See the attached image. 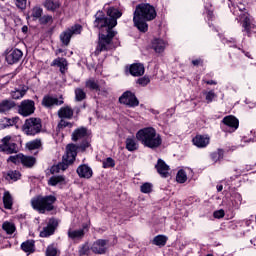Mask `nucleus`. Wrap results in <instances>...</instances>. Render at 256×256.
Wrapping results in <instances>:
<instances>
[{"label":"nucleus","instance_id":"obj_1","mask_svg":"<svg viewBox=\"0 0 256 256\" xmlns=\"http://www.w3.org/2000/svg\"><path fill=\"white\" fill-rule=\"evenodd\" d=\"M157 17V10L149 3L138 4L133 13L134 27H137L141 33L149 31L147 21H153Z\"/></svg>","mask_w":256,"mask_h":256},{"label":"nucleus","instance_id":"obj_2","mask_svg":"<svg viewBox=\"0 0 256 256\" xmlns=\"http://www.w3.org/2000/svg\"><path fill=\"white\" fill-rule=\"evenodd\" d=\"M136 139L140 141L144 147H148L149 149H157V147H161V143H163L161 135L157 134V131L153 127L140 129L136 133Z\"/></svg>","mask_w":256,"mask_h":256},{"label":"nucleus","instance_id":"obj_3","mask_svg":"<svg viewBox=\"0 0 256 256\" xmlns=\"http://www.w3.org/2000/svg\"><path fill=\"white\" fill-rule=\"evenodd\" d=\"M55 203H57V197L55 195H38L31 199V206L38 213L45 214L49 211H54Z\"/></svg>","mask_w":256,"mask_h":256},{"label":"nucleus","instance_id":"obj_4","mask_svg":"<svg viewBox=\"0 0 256 256\" xmlns=\"http://www.w3.org/2000/svg\"><path fill=\"white\" fill-rule=\"evenodd\" d=\"M76 157L77 146H74L73 144H68L66 146V154L62 158V162H60L58 165L52 166L50 172L55 175V173H59V171H65L69 167V165H72Z\"/></svg>","mask_w":256,"mask_h":256},{"label":"nucleus","instance_id":"obj_5","mask_svg":"<svg viewBox=\"0 0 256 256\" xmlns=\"http://www.w3.org/2000/svg\"><path fill=\"white\" fill-rule=\"evenodd\" d=\"M72 141H82L78 146H76V154L77 150L79 149L80 151H86L88 147H91V140H89V130L85 127H80L74 130L72 133Z\"/></svg>","mask_w":256,"mask_h":256},{"label":"nucleus","instance_id":"obj_6","mask_svg":"<svg viewBox=\"0 0 256 256\" xmlns=\"http://www.w3.org/2000/svg\"><path fill=\"white\" fill-rule=\"evenodd\" d=\"M117 35V32L110 31L105 34H99L98 45L94 51V55L99 56L103 51H111L113 49V37Z\"/></svg>","mask_w":256,"mask_h":256},{"label":"nucleus","instance_id":"obj_7","mask_svg":"<svg viewBox=\"0 0 256 256\" xmlns=\"http://www.w3.org/2000/svg\"><path fill=\"white\" fill-rule=\"evenodd\" d=\"M42 129L43 123L41 119L35 117L26 119L22 125V131L24 135H28L29 137H35V135H39Z\"/></svg>","mask_w":256,"mask_h":256},{"label":"nucleus","instance_id":"obj_8","mask_svg":"<svg viewBox=\"0 0 256 256\" xmlns=\"http://www.w3.org/2000/svg\"><path fill=\"white\" fill-rule=\"evenodd\" d=\"M7 162L14 163V165H22L23 167H26V169H31L35 167L37 159L33 156H27L23 153H19L14 156L8 157Z\"/></svg>","mask_w":256,"mask_h":256},{"label":"nucleus","instance_id":"obj_9","mask_svg":"<svg viewBox=\"0 0 256 256\" xmlns=\"http://www.w3.org/2000/svg\"><path fill=\"white\" fill-rule=\"evenodd\" d=\"M81 31H83V26L80 24H76L70 28H67L60 34L61 43L67 47V45L71 43V37H73V35H81Z\"/></svg>","mask_w":256,"mask_h":256},{"label":"nucleus","instance_id":"obj_10","mask_svg":"<svg viewBox=\"0 0 256 256\" xmlns=\"http://www.w3.org/2000/svg\"><path fill=\"white\" fill-rule=\"evenodd\" d=\"M0 151L6 153V155H13V153H18L19 149L17 144L13 142V137L5 136L1 140Z\"/></svg>","mask_w":256,"mask_h":256},{"label":"nucleus","instance_id":"obj_11","mask_svg":"<svg viewBox=\"0 0 256 256\" xmlns=\"http://www.w3.org/2000/svg\"><path fill=\"white\" fill-rule=\"evenodd\" d=\"M94 27H97V29L106 27L107 33H109V31H113V27L115 26H113L111 20L107 18L103 12L98 11L95 15Z\"/></svg>","mask_w":256,"mask_h":256},{"label":"nucleus","instance_id":"obj_12","mask_svg":"<svg viewBox=\"0 0 256 256\" xmlns=\"http://www.w3.org/2000/svg\"><path fill=\"white\" fill-rule=\"evenodd\" d=\"M18 113L22 117H29L35 113V101L23 100L18 106Z\"/></svg>","mask_w":256,"mask_h":256},{"label":"nucleus","instance_id":"obj_13","mask_svg":"<svg viewBox=\"0 0 256 256\" xmlns=\"http://www.w3.org/2000/svg\"><path fill=\"white\" fill-rule=\"evenodd\" d=\"M119 102L127 107H139V99H137V96L131 91L124 92L120 96Z\"/></svg>","mask_w":256,"mask_h":256},{"label":"nucleus","instance_id":"obj_14","mask_svg":"<svg viewBox=\"0 0 256 256\" xmlns=\"http://www.w3.org/2000/svg\"><path fill=\"white\" fill-rule=\"evenodd\" d=\"M85 88L90 91H107V83L105 80H95L93 78L88 79L85 82Z\"/></svg>","mask_w":256,"mask_h":256},{"label":"nucleus","instance_id":"obj_15","mask_svg":"<svg viewBox=\"0 0 256 256\" xmlns=\"http://www.w3.org/2000/svg\"><path fill=\"white\" fill-rule=\"evenodd\" d=\"M63 97L57 98L51 95H45L42 99V106L46 107V109H53V107H59V105H63Z\"/></svg>","mask_w":256,"mask_h":256},{"label":"nucleus","instance_id":"obj_16","mask_svg":"<svg viewBox=\"0 0 256 256\" xmlns=\"http://www.w3.org/2000/svg\"><path fill=\"white\" fill-rule=\"evenodd\" d=\"M59 226V222L57 219L52 218L48 221L47 226L43 228L42 231H40V237H51L53 233H55V229Z\"/></svg>","mask_w":256,"mask_h":256},{"label":"nucleus","instance_id":"obj_17","mask_svg":"<svg viewBox=\"0 0 256 256\" xmlns=\"http://www.w3.org/2000/svg\"><path fill=\"white\" fill-rule=\"evenodd\" d=\"M23 57V52L19 49H11L6 53V61L9 65L19 63Z\"/></svg>","mask_w":256,"mask_h":256},{"label":"nucleus","instance_id":"obj_18","mask_svg":"<svg viewBox=\"0 0 256 256\" xmlns=\"http://www.w3.org/2000/svg\"><path fill=\"white\" fill-rule=\"evenodd\" d=\"M192 143L198 149H205L211 143V137L209 135L198 134L192 139Z\"/></svg>","mask_w":256,"mask_h":256},{"label":"nucleus","instance_id":"obj_19","mask_svg":"<svg viewBox=\"0 0 256 256\" xmlns=\"http://www.w3.org/2000/svg\"><path fill=\"white\" fill-rule=\"evenodd\" d=\"M91 251L98 255H103L107 251V240H96L91 246Z\"/></svg>","mask_w":256,"mask_h":256},{"label":"nucleus","instance_id":"obj_20","mask_svg":"<svg viewBox=\"0 0 256 256\" xmlns=\"http://www.w3.org/2000/svg\"><path fill=\"white\" fill-rule=\"evenodd\" d=\"M110 23L112 24V27H117V19L121 18V16L123 15V13H121V11H119V9L115 8V7H110L107 9L106 11Z\"/></svg>","mask_w":256,"mask_h":256},{"label":"nucleus","instance_id":"obj_21","mask_svg":"<svg viewBox=\"0 0 256 256\" xmlns=\"http://www.w3.org/2000/svg\"><path fill=\"white\" fill-rule=\"evenodd\" d=\"M68 237L72 239V241H81V239L85 237V230L83 228L77 230L71 225L68 229Z\"/></svg>","mask_w":256,"mask_h":256},{"label":"nucleus","instance_id":"obj_22","mask_svg":"<svg viewBox=\"0 0 256 256\" xmlns=\"http://www.w3.org/2000/svg\"><path fill=\"white\" fill-rule=\"evenodd\" d=\"M51 67H59L60 73H62V75H65L69 67V63L67 62L66 58L58 57L52 61Z\"/></svg>","mask_w":256,"mask_h":256},{"label":"nucleus","instance_id":"obj_23","mask_svg":"<svg viewBox=\"0 0 256 256\" xmlns=\"http://www.w3.org/2000/svg\"><path fill=\"white\" fill-rule=\"evenodd\" d=\"M77 174L82 179H91L93 177V169L87 164H83L77 168Z\"/></svg>","mask_w":256,"mask_h":256},{"label":"nucleus","instance_id":"obj_24","mask_svg":"<svg viewBox=\"0 0 256 256\" xmlns=\"http://www.w3.org/2000/svg\"><path fill=\"white\" fill-rule=\"evenodd\" d=\"M241 18L244 19L242 21L243 31L248 37H251V35H253V29H255V25L251 24V19L247 17V14H243Z\"/></svg>","mask_w":256,"mask_h":256},{"label":"nucleus","instance_id":"obj_25","mask_svg":"<svg viewBox=\"0 0 256 256\" xmlns=\"http://www.w3.org/2000/svg\"><path fill=\"white\" fill-rule=\"evenodd\" d=\"M129 71L133 77H141L145 75V66L141 63H134L130 65Z\"/></svg>","mask_w":256,"mask_h":256},{"label":"nucleus","instance_id":"obj_26","mask_svg":"<svg viewBox=\"0 0 256 256\" xmlns=\"http://www.w3.org/2000/svg\"><path fill=\"white\" fill-rule=\"evenodd\" d=\"M155 168L161 177H169V165H167V163H165V161L162 159H158Z\"/></svg>","mask_w":256,"mask_h":256},{"label":"nucleus","instance_id":"obj_27","mask_svg":"<svg viewBox=\"0 0 256 256\" xmlns=\"http://www.w3.org/2000/svg\"><path fill=\"white\" fill-rule=\"evenodd\" d=\"M74 111L70 106L61 107L58 110V117L60 119H73Z\"/></svg>","mask_w":256,"mask_h":256},{"label":"nucleus","instance_id":"obj_28","mask_svg":"<svg viewBox=\"0 0 256 256\" xmlns=\"http://www.w3.org/2000/svg\"><path fill=\"white\" fill-rule=\"evenodd\" d=\"M4 179L9 181V183H15V181H19V179H21V172L18 170H9L4 174Z\"/></svg>","mask_w":256,"mask_h":256},{"label":"nucleus","instance_id":"obj_29","mask_svg":"<svg viewBox=\"0 0 256 256\" xmlns=\"http://www.w3.org/2000/svg\"><path fill=\"white\" fill-rule=\"evenodd\" d=\"M222 123H224V125H227V127H231L233 131L239 128V120L235 118V116L224 117Z\"/></svg>","mask_w":256,"mask_h":256},{"label":"nucleus","instance_id":"obj_30","mask_svg":"<svg viewBox=\"0 0 256 256\" xmlns=\"http://www.w3.org/2000/svg\"><path fill=\"white\" fill-rule=\"evenodd\" d=\"M21 249L27 255H31V253H35V240H27L21 244Z\"/></svg>","mask_w":256,"mask_h":256},{"label":"nucleus","instance_id":"obj_31","mask_svg":"<svg viewBox=\"0 0 256 256\" xmlns=\"http://www.w3.org/2000/svg\"><path fill=\"white\" fill-rule=\"evenodd\" d=\"M125 145H126L127 151H130L131 153L139 149V143H137V140L135 139V137L126 138Z\"/></svg>","mask_w":256,"mask_h":256},{"label":"nucleus","instance_id":"obj_32","mask_svg":"<svg viewBox=\"0 0 256 256\" xmlns=\"http://www.w3.org/2000/svg\"><path fill=\"white\" fill-rule=\"evenodd\" d=\"M152 47L156 53H163L167 47V43L161 39H154L152 42Z\"/></svg>","mask_w":256,"mask_h":256},{"label":"nucleus","instance_id":"obj_33","mask_svg":"<svg viewBox=\"0 0 256 256\" xmlns=\"http://www.w3.org/2000/svg\"><path fill=\"white\" fill-rule=\"evenodd\" d=\"M43 6L47 11L55 12L59 7H61V2L59 1H53V0H45L43 3Z\"/></svg>","mask_w":256,"mask_h":256},{"label":"nucleus","instance_id":"obj_34","mask_svg":"<svg viewBox=\"0 0 256 256\" xmlns=\"http://www.w3.org/2000/svg\"><path fill=\"white\" fill-rule=\"evenodd\" d=\"M14 107L15 101L3 100L0 102V113H7V111H11Z\"/></svg>","mask_w":256,"mask_h":256},{"label":"nucleus","instance_id":"obj_35","mask_svg":"<svg viewBox=\"0 0 256 256\" xmlns=\"http://www.w3.org/2000/svg\"><path fill=\"white\" fill-rule=\"evenodd\" d=\"M168 240L169 238L166 235H157L152 240V243L157 247H165V245H167Z\"/></svg>","mask_w":256,"mask_h":256},{"label":"nucleus","instance_id":"obj_36","mask_svg":"<svg viewBox=\"0 0 256 256\" xmlns=\"http://www.w3.org/2000/svg\"><path fill=\"white\" fill-rule=\"evenodd\" d=\"M2 229H3V231H5V233H7V235H13V233H15V231H16L15 224L13 222H9V221H5L2 224Z\"/></svg>","mask_w":256,"mask_h":256},{"label":"nucleus","instance_id":"obj_37","mask_svg":"<svg viewBox=\"0 0 256 256\" xmlns=\"http://www.w3.org/2000/svg\"><path fill=\"white\" fill-rule=\"evenodd\" d=\"M42 15H43V8L39 6H34L31 9L30 17H32L34 21H37V19L39 20L40 17H42Z\"/></svg>","mask_w":256,"mask_h":256},{"label":"nucleus","instance_id":"obj_38","mask_svg":"<svg viewBox=\"0 0 256 256\" xmlns=\"http://www.w3.org/2000/svg\"><path fill=\"white\" fill-rule=\"evenodd\" d=\"M45 255L46 256H59V255H61V251L57 249V246H55V244H50L46 248Z\"/></svg>","mask_w":256,"mask_h":256},{"label":"nucleus","instance_id":"obj_39","mask_svg":"<svg viewBox=\"0 0 256 256\" xmlns=\"http://www.w3.org/2000/svg\"><path fill=\"white\" fill-rule=\"evenodd\" d=\"M2 123L5 129L6 127H13V125H17L19 123V117L3 118Z\"/></svg>","mask_w":256,"mask_h":256},{"label":"nucleus","instance_id":"obj_40","mask_svg":"<svg viewBox=\"0 0 256 256\" xmlns=\"http://www.w3.org/2000/svg\"><path fill=\"white\" fill-rule=\"evenodd\" d=\"M225 155V151L221 148H219L217 151L213 152L211 154V159L213 161V163H217L219 161H221V159H223Z\"/></svg>","mask_w":256,"mask_h":256},{"label":"nucleus","instance_id":"obj_41","mask_svg":"<svg viewBox=\"0 0 256 256\" xmlns=\"http://www.w3.org/2000/svg\"><path fill=\"white\" fill-rule=\"evenodd\" d=\"M42 142L41 139H35L26 144V147L29 151H35V149L41 148Z\"/></svg>","mask_w":256,"mask_h":256},{"label":"nucleus","instance_id":"obj_42","mask_svg":"<svg viewBox=\"0 0 256 256\" xmlns=\"http://www.w3.org/2000/svg\"><path fill=\"white\" fill-rule=\"evenodd\" d=\"M74 93L76 101H84V99H87V93H85V90L82 88H76Z\"/></svg>","mask_w":256,"mask_h":256},{"label":"nucleus","instance_id":"obj_43","mask_svg":"<svg viewBox=\"0 0 256 256\" xmlns=\"http://www.w3.org/2000/svg\"><path fill=\"white\" fill-rule=\"evenodd\" d=\"M3 203L5 209H11L13 207V197H11V194L5 193L3 197Z\"/></svg>","mask_w":256,"mask_h":256},{"label":"nucleus","instance_id":"obj_44","mask_svg":"<svg viewBox=\"0 0 256 256\" xmlns=\"http://www.w3.org/2000/svg\"><path fill=\"white\" fill-rule=\"evenodd\" d=\"M176 181L177 183H185L187 181V172L183 169L179 170L176 175Z\"/></svg>","mask_w":256,"mask_h":256},{"label":"nucleus","instance_id":"obj_45","mask_svg":"<svg viewBox=\"0 0 256 256\" xmlns=\"http://www.w3.org/2000/svg\"><path fill=\"white\" fill-rule=\"evenodd\" d=\"M26 93H27V90L16 89L11 92V97H12V99H23V97H25Z\"/></svg>","mask_w":256,"mask_h":256},{"label":"nucleus","instance_id":"obj_46","mask_svg":"<svg viewBox=\"0 0 256 256\" xmlns=\"http://www.w3.org/2000/svg\"><path fill=\"white\" fill-rule=\"evenodd\" d=\"M39 23L40 25H51V23H53V16L51 15H44L41 16L39 19Z\"/></svg>","mask_w":256,"mask_h":256},{"label":"nucleus","instance_id":"obj_47","mask_svg":"<svg viewBox=\"0 0 256 256\" xmlns=\"http://www.w3.org/2000/svg\"><path fill=\"white\" fill-rule=\"evenodd\" d=\"M63 181H65V178H63V176H54L49 179L48 184L52 185V187H55V185H57L58 183H63Z\"/></svg>","mask_w":256,"mask_h":256},{"label":"nucleus","instance_id":"obj_48","mask_svg":"<svg viewBox=\"0 0 256 256\" xmlns=\"http://www.w3.org/2000/svg\"><path fill=\"white\" fill-rule=\"evenodd\" d=\"M140 191L142 193H151L153 192V184L146 182L140 186Z\"/></svg>","mask_w":256,"mask_h":256},{"label":"nucleus","instance_id":"obj_49","mask_svg":"<svg viewBox=\"0 0 256 256\" xmlns=\"http://www.w3.org/2000/svg\"><path fill=\"white\" fill-rule=\"evenodd\" d=\"M138 85H141V87H147L151 83V79L149 76L141 77L137 80Z\"/></svg>","mask_w":256,"mask_h":256},{"label":"nucleus","instance_id":"obj_50","mask_svg":"<svg viewBox=\"0 0 256 256\" xmlns=\"http://www.w3.org/2000/svg\"><path fill=\"white\" fill-rule=\"evenodd\" d=\"M102 166L104 169H109V167H115V160H113V158L111 157H108L102 162Z\"/></svg>","mask_w":256,"mask_h":256},{"label":"nucleus","instance_id":"obj_51","mask_svg":"<svg viewBox=\"0 0 256 256\" xmlns=\"http://www.w3.org/2000/svg\"><path fill=\"white\" fill-rule=\"evenodd\" d=\"M205 95L207 103H213V99L217 98V94L213 90L206 92Z\"/></svg>","mask_w":256,"mask_h":256},{"label":"nucleus","instance_id":"obj_52","mask_svg":"<svg viewBox=\"0 0 256 256\" xmlns=\"http://www.w3.org/2000/svg\"><path fill=\"white\" fill-rule=\"evenodd\" d=\"M65 127H73L71 122L65 121L64 118H61L60 122L58 123V129H65Z\"/></svg>","mask_w":256,"mask_h":256},{"label":"nucleus","instance_id":"obj_53","mask_svg":"<svg viewBox=\"0 0 256 256\" xmlns=\"http://www.w3.org/2000/svg\"><path fill=\"white\" fill-rule=\"evenodd\" d=\"M213 215L215 219H223V217H225V211L223 209H220L218 211H215Z\"/></svg>","mask_w":256,"mask_h":256},{"label":"nucleus","instance_id":"obj_54","mask_svg":"<svg viewBox=\"0 0 256 256\" xmlns=\"http://www.w3.org/2000/svg\"><path fill=\"white\" fill-rule=\"evenodd\" d=\"M16 6L18 9H25L27 7V0H16Z\"/></svg>","mask_w":256,"mask_h":256},{"label":"nucleus","instance_id":"obj_55","mask_svg":"<svg viewBox=\"0 0 256 256\" xmlns=\"http://www.w3.org/2000/svg\"><path fill=\"white\" fill-rule=\"evenodd\" d=\"M192 64H193L195 67H198V65H203V60H201V59L193 60V61H192Z\"/></svg>","mask_w":256,"mask_h":256},{"label":"nucleus","instance_id":"obj_56","mask_svg":"<svg viewBox=\"0 0 256 256\" xmlns=\"http://www.w3.org/2000/svg\"><path fill=\"white\" fill-rule=\"evenodd\" d=\"M206 85H217V82L215 80H207L205 81Z\"/></svg>","mask_w":256,"mask_h":256},{"label":"nucleus","instance_id":"obj_57","mask_svg":"<svg viewBox=\"0 0 256 256\" xmlns=\"http://www.w3.org/2000/svg\"><path fill=\"white\" fill-rule=\"evenodd\" d=\"M216 189H217L218 192L223 191V182H221L220 184H218V185L216 186Z\"/></svg>","mask_w":256,"mask_h":256},{"label":"nucleus","instance_id":"obj_58","mask_svg":"<svg viewBox=\"0 0 256 256\" xmlns=\"http://www.w3.org/2000/svg\"><path fill=\"white\" fill-rule=\"evenodd\" d=\"M238 9L243 13V11H245V6H243V4H239Z\"/></svg>","mask_w":256,"mask_h":256},{"label":"nucleus","instance_id":"obj_59","mask_svg":"<svg viewBox=\"0 0 256 256\" xmlns=\"http://www.w3.org/2000/svg\"><path fill=\"white\" fill-rule=\"evenodd\" d=\"M29 31V28L27 26L22 27V33H27Z\"/></svg>","mask_w":256,"mask_h":256},{"label":"nucleus","instance_id":"obj_60","mask_svg":"<svg viewBox=\"0 0 256 256\" xmlns=\"http://www.w3.org/2000/svg\"><path fill=\"white\" fill-rule=\"evenodd\" d=\"M58 53H63V50L59 49V50H58Z\"/></svg>","mask_w":256,"mask_h":256}]
</instances>
